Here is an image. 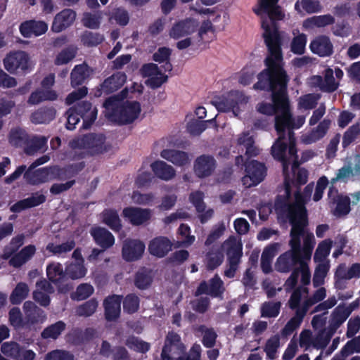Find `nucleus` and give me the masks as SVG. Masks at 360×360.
<instances>
[{"label": "nucleus", "mask_w": 360, "mask_h": 360, "mask_svg": "<svg viewBox=\"0 0 360 360\" xmlns=\"http://www.w3.org/2000/svg\"><path fill=\"white\" fill-rule=\"evenodd\" d=\"M278 0H259L255 13L262 18V26L264 30V37L268 47L269 56L266 58L267 69L258 75V82L255 84L256 90L270 89L273 97L281 94L283 86V94H286L288 82L285 72L282 68V55L281 50V39L275 20H281L283 17L281 8L278 6Z\"/></svg>", "instance_id": "1"}, {"label": "nucleus", "mask_w": 360, "mask_h": 360, "mask_svg": "<svg viewBox=\"0 0 360 360\" xmlns=\"http://www.w3.org/2000/svg\"><path fill=\"white\" fill-rule=\"evenodd\" d=\"M314 189L313 184H308L304 188V195L297 193L293 201L283 207L276 204V211L283 218H285L292 226L290 239L297 238L301 250V257L309 261L315 245L314 234L306 229L307 214L305 204L309 200Z\"/></svg>", "instance_id": "2"}, {"label": "nucleus", "mask_w": 360, "mask_h": 360, "mask_svg": "<svg viewBox=\"0 0 360 360\" xmlns=\"http://www.w3.org/2000/svg\"><path fill=\"white\" fill-rule=\"evenodd\" d=\"M276 105L281 108V115L275 117V127L278 138L271 147V153L275 159L284 160L286 150L289 154H294L295 139L292 129H299L305 122V116L300 115L293 120L289 110V101L287 94H283V86L281 87L280 96H274Z\"/></svg>", "instance_id": "3"}, {"label": "nucleus", "mask_w": 360, "mask_h": 360, "mask_svg": "<svg viewBox=\"0 0 360 360\" xmlns=\"http://www.w3.org/2000/svg\"><path fill=\"white\" fill-rule=\"evenodd\" d=\"M84 164L82 162L72 165L65 170L60 169L57 167H46L34 170V168H32V166H30L26 170V166L21 165L17 167L11 174L8 176L4 181L6 184H10L18 179L22 174L25 172L24 179L28 184L39 185L55 179H60L63 176L66 177L72 176L82 170Z\"/></svg>", "instance_id": "4"}, {"label": "nucleus", "mask_w": 360, "mask_h": 360, "mask_svg": "<svg viewBox=\"0 0 360 360\" xmlns=\"http://www.w3.org/2000/svg\"><path fill=\"white\" fill-rule=\"evenodd\" d=\"M105 115L109 120L119 124L134 122L141 114V108L135 101H120L116 97H110L104 103Z\"/></svg>", "instance_id": "5"}, {"label": "nucleus", "mask_w": 360, "mask_h": 360, "mask_svg": "<svg viewBox=\"0 0 360 360\" xmlns=\"http://www.w3.org/2000/svg\"><path fill=\"white\" fill-rule=\"evenodd\" d=\"M283 164V172L285 177V195L288 198V201L285 204H282L279 200L276 202V204L279 203L282 207L288 205L289 202L295 200V195L297 193L304 195V191L302 193L296 192L294 195L293 198L290 197V184L292 177L295 178L296 181L299 184H304L307 181L308 172L306 169L302 168H298L297 156L296 155V150L295 149L294 154H289L288 150H286L284 160H279ZM276 207V205H275Z\"/></svg>", "instance_id": "6"}, {"label": "nucleus", "mask_w": 360, "mask_h": 360, "mask_svg": "<svg viewBox=\"0 0 360 360\" xmlns=\"http://www.w3.org/2000/svg\"><path fill=\"white\" fill-rule=\"evenodd\" d=\"M70 146L75 153L77 150L83 149L91 155L101 154L110 149V145L101 134H89L74 139L70 142Z\"/></svg>", "instance_id": "7"}, {"label": "nucleus", "mask_w": 360, "mask_h": 360, "mask_svg": "<svg viewBox=\"0 0 360 360\" xmlns=\"http://www.w3.org/2000/svg\"><path fill=\"white\" fill-rule=\"evenodd\" d=\"M249 97L238 91H230L226 96L212 101V104L219 111L232 112L237 117L246 108Z\"/></svg>", "instance_id": "8"}, {"label": "nucleus", "mask_w": 360, "mask_h": 360, "mask_svg": "<svg viewBox=\"0 0 360 360\" xmlns=\"http://www.w3.org/2000/svg\"><path fill=\"white\" fill-rule=\"evenodd\" d=\"M198 27V21L193 18L181 20L172 25L169 35L174 39L184 38L176 43V47L180 50H183L191 45L192 39L189 36L196 31Z\"/></svg>", "instance_id": "9"}, {"label": "nucleus", "mask_w": 360, "mask_h": 360, "mask_svg": "<svg viewBox=\"0 0 360 360\" xmlns=\"http://www.w3.org/2000/svg\"><path fill=\"white\" fill-rule=\"evenodd\" d=\"M67 129L72 130L79 122L80 117L83 118V126L88 128L94 122L97 115V110L92 108L89 102H82L76 108H70L67 113Z\"/></svg>", "instance_id": "10"}, {"label": "nucleus", "mask_w": 360, "mask_h": 360, "mask_svg": "<svg viewBox=\"0 0 360 360\" xmlns=\"http://www.w3.org/2000/svg\"><path fill=\"white\" fill-rule=\"evenodd\" d=\"M307 294V288L304 286L297 288L292 292L289 300V306L292 309H295L296 311L295 316L290 319L282 330V335H290L300 326L307 312L300 307L299 304L301 298Z\"/></svg>", "instance_id": "11"}, {"label": "nucleus", "mask_w": 360, "mask_h": 360, "mask_svg": "<svg viewBox=\"0 0 360 360\" xmlns=\"http://www.w3.org/2000/svg\"><path fill=\"white\" fill-rule=\"evenodd\" d=\"M291 248L290 250L281 255L275 262V269L281 273H288L291 271L295 264H300L303 259L301 257V250L297 238L292 236L289 241Z\"/></svg>", "instance_id": "12"}, {"label": "nucleus", "mask_w": 360, "mask_h": 360, "mask_svg": "<svg viewBox=\"0 0 360 360\" xmlns=\"http://www.w3.org/2000/svg\"><path fill=\"white\" fill-rule=\"evenodd\" d=\"M5 69L11 74L18 71L26 72L32 68L33 64L28 54L22 51L11 52L4 59Z\"/></svg>", "instance_id": "13"}, {"label": "nucleus", "mask_w": 360, "mask_h": 360, "mask_svg": "<svg viewBox=\"0 0 360 360\" xmlns=\"http://www.w3.org/2000/svg\"><path fill=\"white\" fill-rule=\"evenodd\" d=\"M185 346L181 341L180 336L170 332L167 334L161 357L162 360H181L185 352Z\"/></svg>", "instance_id": "14"}, {"label": "nucleus", "mask_w": 360, "mask_h": 360, "mask_svg": "<svg viewBox=\"0 0 360 360\" xmlns=\"http://www.w3.org/2000/svg\"><path fill=\"white\" fill-rule=\"evenodd\" d=\"M333 75V70L331 68H327L323 72V77L320 75H314L308 79V84L311 87L317 88L321 91L333 92L339 86V82L335 80Z\"/></svg>", "instance_id": "15"}, {"label": "nucleus", "mask_w": 360, "mask_h": 360, "mask_svg": "<svg viewBox=\"0 0 360 360\" xmlns=\"http://www.w3.org/2000/svg\"><path fill=\"white\" fill-rule=\"evenodd\" d=\"M246 174L243 177V184L249 188L259 184L265 177V166L255 160L249 162L245 167Z\"/></svg>", "instance_id": "16"}, {"label": "nucleus", "mask_w": 360, "mask_h": 360, "mask_svg": "<svg viewBox=\"0 0 360 360\" xmlns=\"http://www.w3.org/2000/svg\"><path fill=\"white\" fill-rule=\"evenodd\" d=\"M145 244L138 239H127L123 242L122 255L125 261L132 262L139 259L144 251Z\"/></svg>", "instance_id": "17"}, {"label": "nucleus", "mask_w": 360, "mask_h": 360, "mask_svg": "<svg viewBox=\"0 0 360 360\" xmlns=\"http://www.w3.org/2000/svg\"><path fill=\"white\" fill-rule=\"evenodd\" d=\"M141 75L143 77L147 78L146 80V85L151 88H158L166 82L167 77L159 70L157 65L154 63H148L144 65L141 69Z\"/></svg>", "instance_id": "18"}, {"label": "nucleus", "mask_w": 360, "mask_h": 360, "mask_svg": "<svg viewBox=\"0 0 360 360\" xmlns=\"http://www.w3.org/2000/svg\"><path fill=\"white\" fill-rule=\"evenodd\" d=\"M122 213L123 217L134 226L148 223L152 216L150 210L134 207L124 208Z\"/></svg>", "instance_id": "19"}, {"label": "nucleus", "mask_w": 360, "mask_h": 360, "mask_svg": "<svg viewBox=\"0 0 360 360\" xmlns=\"http://www.w3.org/2000/svg\"><path fill=\"white\" fill-rule=\"evenodd\" d=\"M216 168V161L212 156L202 155L196 158L194 162L193 170L199 178L210 176Z\"/></svg>", "instance_id": "20"}, {"label": "nucleus", "mask_w": 360, "mask_h": 360, "mask_svg": "<svg viewBox=\"0 0 360 360\" xmlns=\"http://www.w3.org/2000/svg\"><path fill=\"white\" fill-rule=\"evenodd\" d=\"M122 297L112 295L103 300L104 314L107 321H116L121 313Z\"/></svg>", "instance_id": "21"}, {"label": "nucleus", "mask_w": 360, "mask_h": 360, "mask_svg": "<svg viewBox=\"0 0 360 360\" xmlns=\"http://www.w3.org/2000/svg\"><path fill=\"white\" fill-rule=\"evenodd\" d=\"M309 49L320 57L330 56L333 53V46L328 37L320 35L315 37L309 44Z\"/></svg>", "instance_id": "22"}, {"label": "nucleus", "mask_w": 360, "mask_h": 360, "mask_svg": "<svg viewBox=\"0 0 360 360\" xmlns=\"http://www.w3.org/2000/svg\"><path fill=\"white\" fill-rule=\"evenodd\" d=\"M76 12L70 8H65L58 13L54 18L51 29L55 32H60L73 24L76 19Z\"/></svg>", "instance_id": "23"}, {"label": "nucleus", "mask_w": 360, "mask_h": 360, "mask_svg": "<svg viewBox=\"0 0 360 360\" xmlns=\"http://www.w3.org/2000/svg\"><path fill=\"white\" fill-rule=\"evenodd\" d=\"M221 250L227 255V260H240L243 244L240 238L230 236L221 245Z\"/></svg>", "instance_id": "24"}, {"label": "nucleus", "mask_w": 360, "mask_h": 360, "mask_svg": "<svg viewBox=\"0 0 360 360\" xmlns=\"http://www.w3.org/2000/svg\"><path fill=\"white\" fill-rule=\"evenodd\" d=\"M19 29L24 37L30 38L44 34L48 30V25L44 21L27 20L22 22Z\"/></svg>", "instance_id": "25"}, {"label": "nucleus", "mask_w": 360, "mask_h": 360, "mask_svg": "<svg viewBox=\"0 0 360 360\" xmlns=\"http://www.w3.org/2000/svg\"><path fill=\"white\" fill-rule=\"evenodd\" d=\"M23 310L25 314L26 322L30 325L41 323L46 319L44 311L37 307L31 301H27L24 303Z\"/></svg>", "instance_id": "26"}, {"label": "nucleus", "mask_w": 360, "mask_h": 360, "mask_svg": "<svg viewBox=\"0 0 360 360\" xmlns=\"http://www.w3.org/2000/svg\"><path fill=\"white\" fill-rule=\"evenodd\" d=\"M172 243L167 238L159 236L150 241L148 251L152 255L163 257L172 250Z\"/></svg>", "instance_id": "27"}, {"label": "nucleus", "mask_w": 360, "mask_h": 360, "mask_svg": "<svg viewBox=\"0 0 360 360\" xmlns=\"http://www.w3.org/2000/svg\"><path fill=\"white\" fill-rule=\"evenodd\" d=\"M90 233L96 243L104 250L112 247L115 243L113 235L105 228L93 227Z\"/></svg>", "instance_id": "28"}, {"label": "nucleus", "mask_w": 360, "mask_h": 360, "mask_svg": "<svg viewBox=\"0 0 360 360\" xmlns=\"http://www.w3.org/2000/svg\"><path fill=\"white\" fill-rule=\"evenodd\" d=\"M223 282L218 276H214L210 281L209 284L202 283L198 287L196 295L207 294L213 297H217L224 292Z\"/></svg>", "instance_id": "29"}, {"label": "nucleus", "mask_w": 360, "mask_h": 360, "mask_svg": "<svg viewBox=\"0 0 360 360\" xmlns=\"http://www.w3.org/2000/svg\"><path fill=\"white\" fill-rule=\"evenodd\" d=\"M36 285L37 289L33 293L34 300L41 306H48L50 303L49 294L53 292L52 286L44 279L38 281Z\"/></svg>", "instance_id": "30"}, {"label": "nucleus", "mask_w": 360, "mask_h": 360, "mask_svg": "<svg viewBox=\"0 0 360 360\" xmlns=\"http://www.w3.org/2000/svg\"><path fill=\"white\" fill-rule=\"evenodd\" d=\"M160 156L176 166L183 167L190 163L191 159L187 153L174 149H165Z\"/></svg>", "instance_id": "31"}, {"label": "nucleus", "mask_w": 360, "mask_h": 360, "mask_svg": "<svg viewBox=\"0 0 360 360\" xmlns=\"http://www.w3.org/2000/svg\"><path fill=\"white\" fill-rule=\"evenodd\" d=\"M280 248L281 244L276 243L264 249L261 256V268L264 274H269L271 271L272 259L279 251Z\"/></svg>", "instance_id": "32"}, {"label": "nucleus", "mask_w": 360, "mask_h": 360, "mask_svg": "<svg viewBox=\"0 0 360 360\" xmlns=\"http://www.w3.org/2000/svg\"><path fill=\"white\" fill-rule=\"evenodd\" d=\"M331 122L329 119H324L308 134L302 136V141L306 144H310L323 138L327 133Z\"/></svg>", "instance_id": "33"}, {"label": "nucleus", "mask_w": 360, "mask_h": 360, "mask_svg": "<svg viewBox=\"0 0 360 360\" xmlns=\"http://www.w3.org/2000/svg\"><path fill=\"white\" fill-rule=\"evenodd\" d=\"M35 252L36 247L34 245H28L10 259L9 264L15 268L20 267L30 260Z\"/></svg>", "instance_id": "34"}, {"label": "nucleus", "mask_w": 360, "mask_h": 360, "mask_svg": "<svg viewBox=\"0 0 360 360\" xmlns=\"http://www.w3.org/2000/svg\"><path fill=\"white\" fill-rule=\"evenodd\" d=\"M151 169L157 177L164 181H169L176 175L174 167L162 160L152 163Z\"/></svg>", "instance_id": "35"}, {"label": "nucleus", "mask_w": 360, "mask_h": 360, "mask_svg": "<svg viewBox=\"0 0 360 360\" xmlns=\"http://www.w3.org/2000/svg\"><path fill=\"white\" fill-rule=\"evenodd\" d=\"M352 311L349 307L338 306L332 313L330 328L334 332L346 321Z\"/></svg>", "instance_id": "36"}, {"label": "nucleus", "mask_w": 360, "mask_h": 360, "mask_svg": "<svg viewBox=\"0 0 360 360\" xmlns=\"http://www.w3.org/2000/svg\"><path fill=\"white\" fill-rule=\"evenodd\" d=\"M127 76L124 73L118 72L107 78L101 85V90L109 94L120 89L125 83Z\"/></svg>", "instance_id": "37"}, {"label": "nucleus", "mask_w": 360, "mask_h": 360, "mask_svg": "<svg viewBox=\"0 0 360 360\" xmlns=\"http://www.w3.org/2000/svg\"><path fill=\"white\" fill-rule=\"evenodd\" d=\"M45 196L42 194L36 193L22 200H20L11 207L13 212H20L22 210L37 206L45 201Z\"/></svg>", "instance_id": "38"}, {"label": "nucleus", "mask_w": 360, "mask_h": 360, "mask_svg": "<svg viewBox=\"0 0 360 360\" xmlns=\"http://www.w3.org/2000/svg\"><path fill=\"white\" fill-rule=\"evenodd\" d=\"M334 22V18L330 14L316 15L305 20L303 22V27L307 30H311L316 27L321 28L332 25Z\"/></svg>", "instance_id": "39"}, {"label": "nucleus", "mask_w": 360, "mask_h": 360, "mask_svg": "<svg viewBox=\"0 0 360 360\" xmlns=\"http://www.w3.org/2000/svg\"><path fill=\"white\" fill-rule=\"evenodd\" d=\"M295 9L299 13H314L320 12L322 6L319 0H300L295 4Z\"/></svg>", "instance_id": "40"}, {"label": "nucleus", "mask_w": 360, "mask_h": 360, "mask_svg": "<svg viewBox=\"0 0 360 360\" xmlns=\"http://www.w3.org/2000/svg\"><path fill=\"white\" fill-rule=\"evenodd\" d=\"M58 95L56 92L52 89H43L32 92L30 95L28 103L32 105H37L44 101H55Z\"/></svg>", "instance_id": "41"}, {"label": "nucleus", "mask_w": 360, "mask_h": 360, "mask_svg": "<svg viewBox=\"0 0 360 360\" xmlns=\"http://www.w3.org/2000/svg\"><path fill=\"white\" fill-rule=\"evenodd\" d=\"M92 70L86 64L76 65L71 72V84L72 86L81 84L89 77Z\"/></svg>", "instance_id": "42"}, {"label": "nucleus", "mask_w": 360, "mask_h": 360, "mask_svg": "<svg viewBox=\"0 0 360 360\" xmlns=\"http://www.w3.org/2000/svg\"><path fill=\"white\" fill-rule=\"evenodd\" d=\"M56 110L53 108H46L38 110L31 116V120L34 124H45L55 118Z\"/></svg>", "instance_id": "43"}, {"label": "nucleus", "mask_w": 360, "mask_h": 360, "mask_svg": "<svg viewBox=\"0 0 360 360\" xmlns=\"http://www.w3.org/2000/svg\"><path fill=\"white\" fill-rule=\"evenodd\" d=\"M65 328L66 324L62 321H58L45 328L41 335L44 339L56 340L65 330Z\"/></svg>", "instance_id": "44"}, {"label": "nucleus", "mask_w": 360, "mask_h": 360, "mask_svg": "<svg viewBox=\"0 0 360 360\" xmlns=\"http://www.w3.org/2000/svg\"><path fill=\"white\" fill-rule=\"evenodd\" d=\"M84 259L70 263L65 269V274L72 279L83 278L87 271L84 265Z\"/></svg>", "instance_id": "45"}, {"label": "nucleus", "mask_w": 360, "mask_h": 360, "mask_svg": "<svg viewBox=\"0 0 360 360\" xmlns=\"http://www.w3.org/2000/svg\"><path fill=\"white\" fill-rule=\"evenodd\" d=\"M237 143L245 148V154L248 156H255L259 153V150L254 146V141L248 133L241 134L238 139Z\"/></svg>", "instance_id": "46"}, {"label": "nucleus", "mask_w": 360, "mask_h": 360, "mask_svg": "<svg viewBox=\"0 0 360 360\" xmlns=\"http://www.w3.org/2000/svg\"><path fill=\"white\" fill-rule=\"evenodd\" d=\"M30 289L23 282L18 283L10 295V301L13 304H18L28 295Z\"/></svg>", "instance_id": "47"}, {"label": "nucleus", "mask_w": 360, "mask_h": 360, "mask_svg": "<svg viewBox=\"0 0 360 360\" xmlns=\"http://www.w3.org/2000/svg\"><path fill=\"white\" fill-rule=\"evenodd\" d=\"M102 18L103 13L101 11L96 13L86 12L82 15V22L84 27L96 30L99 27Z\"/></svg>", "instance_id": "48"}, {"label": "nucleus", "mask_w": 360, "mask_h": 360, "mask_svg": "<svg viewBox=\"0 0 360 360\" xmlns=\"http://www.w3.org/2000/svg\"><path fill=\"white\" fill-rule=\"evenodd\" d=\"M103 221L115 231H119L121 227V221L117 212L115 210H107L102 214Z\"/></svg>", "instance_id": "49"}, {"label": "nucleus", "mask_w": 360, "mask_h": 360, "mask_svg": "<svg viewBox=\"0 0 360 360\" xmlns=\"http://www.w3.org/2000/svg\"><path fill=\"white\" fill-rule=\"evenodd\" d=\"M46 274L53 283H58L65 277L62 265L58 262H52L46 267Z\"/></svg>", "instance_id": "50"}, {"label": "nucleus", "mask_w": 360, "mask_h": 360, "mask_svg": "<svg viewBox=\"0 0 360 360\" xmlns=\"http://www.w3.org/2000/svg\"><path fill=\"white\" fill-rule=\"evenodd\" d=\"M329 269V262H322L317 265L312 281L314 287L317 288L324 284Z\"/></svg>", "instance_id": "51"}, {"label": "nucleus", "mask_w": 360, "mask_h": 360, "mask_svg": "<svg viewBox=\"0 0 360 360\" xmlns=\"http://www.w3.org/2000/svg\"><path fill=\"white\" fill-rule=\"evenodd\" d=\"M333 333L334 331L331 330L330 328L328 330L324 329L319 332L313 338L312 346L318 349L326 347L330 342Z\"/></svg>", "instance_id": "52"}, {"label": "nucleus", "mask_w": 360, "mask_h": 360, "mask_svg": "<svg viewBox=\"0 0 360 360\" xmlns=\"http://www.w3.org/2000/svg\"><path fill=\"white\" fill-rule=\"evenodd\" d=\"M331 245L332 241L330 240H325L319 244L314 257L315 262H328L326 258L330 253Z\"/></svg>", "instance_id": "53"}, {"label": "nucleus", "mask_w": 360, "mask_h": 360, "mask_svg": "<svg viewBox=\"0 0 360 360\" xmlns=\"http://www.w3.org/2000/svg\"><path fill=\"white\" fill-rule=\"evenodd\" d=\"M171 49L167 47H161L153 54V58L155 61L158 63H165V71H171L172 66L169 62L171 55Z\"/></svg>", "instance_id": "54"}, {"label": "nucleus", "mask_w": 360, "mask_h": 360, "mask_svg": "<svg viewBox=\"0 0 360 360\" xmlns=\"http://www.w3.org/2000/svg\"><path fill=\"white\" fill-rule=\"evenodd\" d=\"M280 347V338L278 335H274L269 338L264 346V352L267 358L269 359H275L277 358L278 349Z\"/></svg>", "instance_id": "55"}, {"label": "nucleus", "mask_w": 360, "mask_h": 360, "mask_svg": "<svg viewBox=\"0 0 360 360\" xmlns=\"http://www.w3.org/2000/svg\"><path fill=\"white\" fill-rule=\"evenodd\" d=\"M321 98L319 94H309L299 98L298 108L304 110L313 109Z\"/></svg>", "instance_id": "56"}, {"label": "nucleus", "mask_w": 360, "mask_h": 360, "mask_svg": "<svg viewBox=\"0 0 360 360\" xmlns=\"http://www.w3.org/2000/svg\"><path fill=\"white\" fill-rule=\"evenodd\" d=\"M80 39L84 46L92 47L100 44L104 40V37L99 33L86 31L81 35Z\"/></svg>", "instance_id": "57"}, {"label": "nucleus", "mask_w": 360, "mask_h": 360, "mask_svg": "<svg viewBox=\"0 0 360 360\" xmlns=\"http://www.w3.org/2000/svg\"><path fill=\"white\" fill-rule=\"evenodd\" d=\"M326 297V290L323 287L319 288L316 290L311 297L307 299L303 304L300 306L303 310L307 312L310 307L318 303Z\"/></svg>", "instance_id": "58"}, {"label": "nucleus", "mask_w": 360, "mask_h": 360, "mask_svg": "<svg viewBox=\"0 0 360 360\" xmlns=\"http://www.w3.org/2000/svg\"><path fill=\"white\" fill-rule=\"evenodd\" d=\"M360 134V124L356 123L349 127L344 133L342 137V146L343 148L348 147L352 142H354Z\"/></svg>", "instance_id": "59"}, {"label": "nucleus", "mask_w": 360, "mask_h": 360, "mask_svg": "<svg viewBox=\"0 0 360 360\" xmlns=\"http://www.w3.org/2000/svg\"><path fill=\"white\" fill-rule=\"evenodd\" d=\"M198 331L202 335V343L205 347L210 348L214 345L217 335L212 328L200 326Z\"/></svg>", "instance_id": "60"}, {"label": "nucleus", "mask_w": 360, "mask_h": 360, "mask_svg": "<svg viewBox=\"0 0 360 360\" xmlns=\"http://www.w3.org/2000/svg\"><path fill=\"white\" fill-rule=\"evenodd\" d=\"M25 240V236L23 234H20L16 236L15 237H13L9 245L7 246L3 254V257L4 259H8L11 257V255L15 252L20 247H21Z\"/></svg>", "instance_id": "61"}, {"label": "nucleus", "mask_w": 360, "mask_h": 360, "mask_svg": "<svg viewBox=\"0 0 360 360\" xmlns=\"http://www.w3.org/2000/svg\"><path fill=\"white\" fill-rule=\"evenodd\" d=\"M94 292V287L89 283L78 285L76 291L71 295V298L76 300H83L90 297Z\"/></svg>", "instance_id": "62"}, {"label": "nucleus", "mask_w": 360, "mask_h": 360, "mask_svg": "<svg viewBox=\"0 0 360 360\" xmlns=\"http://www.w3.org/2000/svg\"><path fill=\"white\" fill-rule=\"evenodd\" d=\"M75 246L73 240L67 241L61 245H55L53 243H49L46 246V250L56 255H62L68 252L71 251Z\"/></svg>", "instance_id": "63"}, {"label": "nucleus", "mask_w": 360, "mask_h": 360, "mask_svg": "<svg viewBox=\"0 0 360 360\" xmlns=\"http://www.w3.org/2000/svg\"><path fill=\"white\" fill-rule=\"evenodd\" d=\"M98 307V302L91 299L76 309V314L80 316H89L92 315Z\"/></svg>", "instance_id": "64"}]
</instances>
